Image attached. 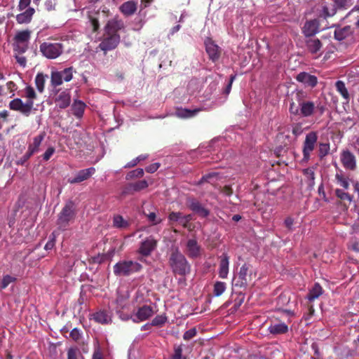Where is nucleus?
<instances>
[{
    "label": "nucleus",
    "mask_w": 359,
    "mask_h": 359,
    "mask_svg": "<svg viewBox=\"0 0 359 359\" xmlns=\"http://www.w3.org/2000/svg\"><path fill=\"white\" fill-rule=\"evenodd\" d=\"M156 246L157 241L154 238L149 237L141 243L138 252L144 257H147L151 255Z\"/></svg>",
    "instance_id": "17"
},
{
    "label": "nucleus",
    "mask_w": 359,
    "mask_h": 359,
    "mask_svg": "<svg viewBox=\"0 0 359 359\" xmlns=\"http://www.w3.org/2000/svg\"><path fill=\"white\" fill-rule=\"evenodd\" d=\"M342 165L346 170H355L357 168L356 158L353 153L349 150H343L340 154Z\"/></svg>",
    "instance_id": "15"
},
{
    "label": "nucleus",
    "mask_w": 359,
    "mask_h": 359,
    "mask_svg": "<svg viewBox=\"0 0 359 359\" xmlns=\"http://www.w3.org/2000/svg\"><path fill=\"white\" fill-rule=\"evenodd\" d=\"M79 350L76 348H70L67 351V359H77Z\"/></svg>",
    "instance_id": "58"
},
{
    "label": "nucleus",
    "mask_w": 359,
    "mask_h": 359,
    "mask_svg": "<svg viewBox=\"0 0 359 359\" xmlns=\"http://www.w3.org/2000/svg\"><path fill=\"white\" fill-rule=\"evenodd\" d=\"M61 74V77L63 81L66 82L70 81L73 78V67H67L63 69L62 71H59Z\"/></svg>",
    "instance_id": "45"
},
{
    "label": "nucleus",
    "mask_w": 359,
    "mask_h": 359,
    "mask_svg": "<svg viewBox=\"0 0 359 359\" xmlns=\"http://www.w3.org/2000/svg\"><path fill=\"white\" fill-rule=\"evenodd\" d=\"M226 289V284L224 282L217 281L213 286V294L215 297L221 296Z\"/></svg>",
    "instance_id": "44"
},
{
    "label": "nucleus",
    "mask_w": 359,
    "mask_h": 359,
    "mask_svg": "<svg viewBox=\"0 0 359 359\" xmlns=\"http://www.w3.org/2000/svg\"><path fill=\"white\" fill-rule=\"evenodd\" d=\"M86 104L80 100H76L72 106V114L77 118H80L83 116Z\"/></svg>",
    "instance_id": "39"
},
{
    "label": "nucleus",
    "mask_w": 359,
    "mask_h": 359,
    "mask_svg": "<svg viewBox=\"0 0 359 359\" xmlns=\"http://www.w3.org/2000/svg\"><path fill=\"white\" fill-rule=\"evenodd\" d=\"M250 264H244L238 272L237 278L233 279V285L240 288H245L251 280V273H249Z\"/></svg>",
    "instance_id": "9"
},
{
    "label": "nucleus",
    "mask_w": 359,
    "mask_h": 359,
    "mask_svg": "<svg viewBox=\"0 0 359 359\" xmlns=\"http://www.w3.org/2000/svg\"><path fill=\"white\" fill-rule=\"evenodd\" d=\"M335 88L338 93H339L341 97L348 103L350 101V94L347 88L346 87L345 83L341 80H338L335 83Z\"/></svg>",
    "instance_id": "34"
},
{
    "label": "nucleus",
    "mask_w": 359,
    "mask_h": 359,
    "mask_svg": "<svg viewBox=\"0 0 359 359\" xmlns=\"http://www.w3.org/2000/svg\"><path fill=\"white\" fill-rule=\"evenodd\" d=\"M15 280H16V278L11 276H9V275L4 276L0 283V289L4 290V289L6 288L10 283H13Z\"/></svg>",
    "instance_id": "49"
},
{
    "label": "nucleus",
    "mask_w": 359,
    "mask_h": 359,
    "mask_svg": "<svg viewBox=\"0 0 359 359\" xmlns=\"http://www.w3.org/2000/svg\"><path fill=\"white\" fill-rule=\"evenodd\" d=\"M56 235L55 232H53L49 237V241L45 245V250H48L53 248L55 243Z\"/></svg>",
    "instance_id": "52"
},
{
    "label": "nucleus",
    "mask_w": 359,
    "mask_h": 359,
    "mask_svg": "<svg viewBox=\"0 0 359 359\" xmlns=\"http://www.w3.org/2000/svg\"><path fill=\"white\" fill-rule=\"evenodd\" d=\"M93 320L101 324H108L111 319L107 311H100L93 314Z\"/></svg>",
    "instance_id": "37"
},
{
    "label": "nucleus",
    "mask_w": 359,
    "mask_h": 359,
    "mask_svg": "<svg viewBox=\"0 0 359 359\" xmlns=\"http://www.w3.org/2000/svg\"><path fill=\"white\" fill-rule=\"evenodd\" d=\"M154 313V311L151 306L144 305L140 307L136 312L135 317L137 318V320L134 319L133 321H144L152 316Z\"/></svg>",
    "instance_id": "23"
},
{
    "label": "nucleus",
    "mask_w": 359,
    "mask_h": 359,
    "mask_svg": "<svg viewBox=\"0 0 359 359\" xmlns=\"http://www.w3.org/2000/svg\"><path fill=\"white\" fill-rule=\"evenodd\" d=\"M315 168H307L302 170L304 175L306 177V183L307 184L308 189L311 190L313 189L315 185Z\"/></svg>",
    "instance_id": "33"
},
{
    "label": "nucleus",
    "mask_w": 359,
    "mask_h": 359,
    "mask_svg": "<svg viewBox=\"0 0 359 359\" xmlns=\"http://www.w3.org/2000/svg\"><path fill=\"white\" fill-rule=\"evenodd\" d=\"M39 50L43 56L53 60L64 53L65 46L62 41H46L40 44Z\"/></svg>",
    "instance_id": "6"
},
{
    "label": "nucleus",
    "mask_w": 359,
    "mask_h": 359,
    "mask_svg": "<svg viewBox=\"0 0 359 359\" xmlns=\"http://www.w3.org/2000/svg\"><path fill=\"white\" fill-rule=\"evenodd\" d=\"M34 13L35 10L33 8L29 7L27 8L24 12L17 15L16 21L19 24L29 23Z\"/></svg>",
    "instance_id": "28"
},
{
    "label": "nucleus",
    "mask_w": 359,
    "mask_h": 359,
    "mask_svg": "<svg viewBox=\"0 0 359 359\" xmlns=\"http://www.w3.org/2000/svg\"><path fill=\"white\" fill-rule=\"evenodd\" d=\"M330 151V144L328 143H320L318 149V156L320 158L328 154Z\"/></svg>",
    "instance_id": "50"
},
{
    "label": "nucleus",
    "mask_w": 359,
    "mask_h": 359,
    "mask_svg": "<svg viewBox=\"0 0 359 359\" xmlns=\"http://www.w3.org/2000/svg\"><path fill=\"white\" fill-rule=\"evenodd\" d=\"M229 257L226 254H224L221 257L219 266V277L226 278L229 273Z\"/></svg>",
    "instance_id": "27"
},
{
    "label": "nucleus",
    "mask_w": 359,
    "mask_h": 359,
    "mask_svg": "<svg viewBox=\"0 0 359 359\" xmlns=\"http://www.w3.org/2000/svg\"><path fill=\"white\" fill-rule=\"evenodd\" d=\"M142 269V265L133 260H121L114 264L113 271L116 276H130Z\"/></svg>",
    "instance_id": "5"
},
{
    "label": "nucleus",
    "mask_w": 359,
    "mask_h": 359,
    "mask_svg": "<svg viewBox=\"0 0 359 359\" xmlns=\"http://www.w3.org/2000/svg\"><path fill=\"white\" fill-rule=\"evenodd\" d=\"M291 300L289 292H282L276 299V304L278 309L287 313H291L292 311L289 307Z\"/></svg>",
    "instance_id": "19"
},
{
    "label": "nucleus",
    "mask_w": 359,
    "mask_h": 359,
    "mask_svg": "<svg viewBox=\"0 0 359 359\" xmlns=\"http://www.w3.org/2000/svg\"><path fill=\"white\" fill-rule=\"evenodd\" d=\"M70 337L76 342H78L81 338V332L77 328H74L70 332Z\"/></svg>",
    "instance_id": "54"
},
{
    "label": "nucleus",
    "mask_w": 359,
    "mask_h": 359,
    "mask_svg": "<svg viewBox=\"0 0 359 359\" xmlns=\"http://www.w3.org/2000/svg\"><path fill=\"white\" fill-rule=\"evenodd\" d=\"M95 172V168L90 167L79 170L73 178L68 180L70 184H77L89 179Z\"/></svg>",
    "instance_id": "16"
},
{
    "label": "nucleus",
    "mask_w": 359,
    "mask_h": 359,
    "mask_svg": "<svg viewBox=\"0 0 359 359\" xmlns=\"http://www.w3.org/2000/svg\"><path fill=\"white\" fill-rule=\"evenodd\" d=\"M115 310L117 313H120L123 310L128 304V299L123 296L118 295L115 300Z\"/></svg>",
    "instance_id": "43"
},
{
    "label": "nucleus",
    "mask_w": 359,
    "mask_h": 359,
    "mask_svg": "<svg viewBox=\"0 0 359 359\" xmlns=\"http://www.w3.org/2000/svg\"><path fill=\"white\" fill-rule=\"evenodd\" d=\"M182 345L175 346L174 353L170 359H182Z\"/></svg>",
    "instance_id": "51"
},
{
    "label": "nucleus",
    "mask_w": 359,
    "mask_h": 359,
    "mask_svg": "<svg viewBox=\"0 0 359 359\" xmlns=\"http://www.w3.org/2000/svg\"><path fill=\"white\" fill-rule=\"evenodd\" d=\"M119 10L126 16L132 15L137 11V4L133 1L124 2L120 6Z\"/></svg>",
    "instance_id": "32"
},
{
    "label": "nucleus",
    "mask_w": 359,
    "mask_h": 359,
    "mask_svg": "<svg viewBox=\"0 0 359 359\" xmlns=\"http://www.w3.org/2000/svg\"><path fill=\"white\" fill-rule=\"evenodd\" d=\"M55 0H46L44 4V8L47 11H52L55 9Z\"/></svg>",
    "instance_id": "55"
},
{
    "label": "nucleus",
    "mask_w": 359,
    "mask_h": 359,
    "mask_svg": "<svg viewBox=\"0 0 359 359\" xmlns=\"http://www.w3.org/2000/svg\"><path fill=\"white\" fill-rule=\"evenodd\" d=\"M319 27V21L317 19L308 20L302 28V32L306 37H311L318 32Z\"/></svg>",
    "instance_id": "18"
},
{
    "label": "nucleus",
    "mask_w": 359,
    "mask_h": 359,
    "mask_svg": "<svg viewBox=\"0 0 359 359\" xmlns=\"http://www.w3.org/2000/svg\"><path fill=\"white\" fill-rule=\"evenodd\" d=\"M30 34L31 32L29 30H22L15 34L13 39V50L15 52L22 54L27 50Z\"/></svg>",
    "instance_id": "7"
},
{
    "label": "nucleus",
    "mask_w": 359,
    "mask_h": 359,
    "mask_svg": "<svg viewBox=\"0 0 359 359\" xmlns=\"http://www.w3.org/2000/svg\"><path fill=\"white\" fill-rule=\"evenodd\" d=\"M120 40V35H111L104 33L103 39L99 44V48L104 53L114 50L118 46Z\"/></svg>",
    "instance_id": "12"
},
{
    "label": "nucleus",
    "mask_w": 359,
    "mask_h": 359,
    "mask_svg": "<svg viewBox=\"0 0 359 359\" xmlns=\"http://www.w3.org/2000/svg\"><path fill=\"white\" fill-rule=\"evenodd\" d=\"M183 219L184 220V228L187 229L189 231H191L193 229V227L191 226L192 224L190 223V221L192 220V215H184Z\"/></svg>",
    "instance_id": "59"
},
{
    "label": "nucleus",
    "mask_w": 359,
    "mask_h": 359,
    "mask_svg": "<svg viewBox=\"0 0 359 359\" xmlns=\"http://www.w3.org/2000/svg\"><path fill=\"white\" fill-rule=\"evenodd\" d=\"M335 194L343 204L344 208L347 210L353 201V196L339 189L335 190Z\"/></svg>",
    "instance_id": "31"
},
{
    "label": "nucleus",
    "mask_w": 359,
    "mask_h": 359,
    "mask_svg": "<svg viewBox=\"0 0 359 359\" xmlns=\"http://www.w3.org/2000/svg\"><path fill=\"white\" fill-rule=\"evenodd\" d=\"M24 97L27 99L23 102L20 98H15L10 101L8 107L10 109L21 113L25 116H29L34 107V101L37 98V95L33 87L27 86L24 89Z\"/></svg>",
    "instance_id": "2"
},
{
    "label": "nucleus",
    "mask_w": 359,
    "mask_h": 359,
    "mask_svg": "<svg viewBox=\"0 0 359 359\" xmlns=\"http://www.w3.org/2000/svg\"><path fill=\"white\" fill-rule=\"evenodd\" d=\"M336 13V8H334L332 10L331 12H330L327 6L323 7V15L325 19L333 16Z\"/></svg>",
    "instance_id": "60"
},
{
    "label": "nucleus",
    "mask_w": 359,
    "mask_h": 359,
    "mask_svg": "<svg viewBox=\"0 0 359 359\" xmlns=\"http://www.w3.org/2000/svg\"><path fill=\"white\" fill-rule=\"evenodd\" d=\"M302 132L303 129L301 123H294L292 126V133L294 135L299 136L302 133Z\"/></svg>",
    "instance_id": "57"
},
{
    "label": "nucleus",
    "mask_w": 359,
    "mask_h": 359,
    "mask_svg": "<svg viewBox=\"0 0 359 359\" xmlns=\"http://www.w3.org/2000/svg\"><path fill=\"white\" fill-rule=\"evenodd\" d=\"M205 44L209 59L212 62L218 60L220 57V48L211 40L205 41Z\"/></svg>",
    "instance_id": "22"
},
{
    "label": "nucleus",
    "mask_w": 359,
    "mask_h": 359,
    "mask_svg": "<svg viewBox=\"0 0 359 359\" xmlns=\"http://www.w3.org/2000/svg\"><path fill=\"white\" fill-rule=\"evenodd\" d=\"M148 220L153 224H158L161 222V219L158 218L155 212H150L147 215Z\"/></svg>",
    "instance_id": "56"
},
{
    "label": "nucleus",
    "mask_w": 359,
    "mask_h": 359,
    "mask_svg": "<svg viewBox=\"0 0 359 359\" xmlns=\"http://www.w3.org/2000/svg\"><path fill=\"white\" fill-rule=\"evenodd\" d=\"M268 330L272 334H281L288 331V327L284 323H271Z\"/></svg>",
    "instance_id": "36"
},
{
    "label": "nucleus",
    "mask_w": 359,
    "mask_h": 359,
    "mask_svg": "<svg viewBox=\"0 0 359 359\" xmlns=\"http://www.w3.org/2000/svg\"><path fill=\"white\" fill-rule=\"evenodd\" d=\"M55 98V102L57 107L60 109H65L69 106L71 102V95L68 90H65L57 94Z\"/></svg>",
    "instance_id": "20"
},
{
    "label": "nucleus",
    "mask_w": 359,
    "mask_h": 359,
    "mask_svg": "<svg viewBox=\"0 0 359 359\" xmlns=\"http://www.w3.org/2000/svg\"><path fill=\"white\" fill-rule=\"evenodd\" d=\"M144 175V170L142 168H137L129 172L126 175V180H129L133 178H140Z\"/></svg>",
    "instance_id": "48"
},
{
    "label": "nucleus",
    "mask_w": 359,
    "mask_h": 359,
    "mask_svg": "<svg viewBox=\"0 0 359 359\" xmlns=\"http://www.w3.org/2000/svg\"><path fill=\"white\" fill-rule=\"evenodd\" d=\"M46 136L45 133H41L38 135L35 136L33 138L32 142L29 143L28 145V149L27 151V156L31 157L34 154L37 153L39 151V147L44 140Z\"/></svg>",
    "instance_id": "21"
},
{
    "label": "nucleus",
    "mask_w": 359,
    "mask_h": 359,
    "mask_svg": "<svg viewBox=\"0 0 359 359\" xmlns=\"http://www.w3.org/2000/svg\"><path fill=\"white\" fill-rule=\"evenodd\" d=\"M196 333H197V332H196V328L189 329V330L186 331L184 333L183 339L186 341H189V340L191 339L193 337H194L196 336Z\"/></svg>",
    "instance_id": "53"
},
{
    "label": "nucleus",
    "mask_w": 359,
    "mask_h": 359,
    "mask_svg": "<svg viewBox=\"0 0 359 359\" xmlns=\"http://www.w3.org/2000/svg\"><path fill=\"white\" fill-rule=\"evenodd\" d=\"M113 226L118 229H126L129 226V222L123 219V217L117 215L113 218Z\"/></svg>",
    "instance_id": "42"
},
{
    "label": "nucleus",
    "mask_w": 359,
    "mask_h": 359,
    "mask_svg": "<svg viewBox=\"0 0 359 359\" xmlns=\"http://www.w3.org/2000/svg\"><path fill=\"white\" fill-rule=\"evenodd\" d=\"M48 78V76L47 74H44L43 73L41 72L36 75L34 83L37 90L40 93H42L44 91L45 83Z\"/></svg>",
    "instance_id": "38"
},
{
    "label": "nucleus",
    "mask_w": 359,
    "mask_h": 359,
    "mask_svg": "<svg viewBox=\"0 0 359 359\" xmlns=\"http://www.w3.org/2000/svg\"><path fill=\"white\" fill-rule=\"evenodd\" d=\"M334 6L337 9H347L352 4V0H334Z\"/></svg>",
    "instance_id": "46"
},
{
    "label": "nucleus",
    "mask_w": 359,
    "mask_h": 359,
    "mask_svg": "<svg viewBox=\"0 0 359 359\" xmlns=\"http://www.w3.org/2000/svg\"><path fill=\"white\" fill-rule=\"evenodd\" d=\"M306 40V46L309 51L312 54L318 53L321 48L322 43L318 39L309 38Z\"/></svg>",
    "instance_id": "30"
},
{
    "label": "nucleus",
    "mask_w": 359,
    "mask_h": 359,
    "mask_svg": "<svg viewBox=\"0 0 359 359\" xmlns=\"http://www.w3.org/2000/svg\"><path fill=\"white\" fill-rule=\"evenodd\" d=\"M187 205L192 212L197 214L202 218H205L210 215V210L198 199L194 197H189L187 198Z\"/></svg>",
    "instance_id": "11"
},
{
    "label": "nucleus",
    "mask_w": 359,
    "mask_h": 359,
    "mask_svg": "<svg viewBox=\"0 0 359 359\" xmlns=\"http://www.w3.org/2000/svg\"><path fill=\"white\" fill-rule=\"evenodd\" d=\"M184 215L180 212H171L168 217L170 224L173 225L176 222H179L184 228Z\"/></svg>",
    "instance_id": "41"
},
{
    "label": "nucleus",
    "mask_w": 359,
    "mask_h": 359,
    "mask_svg": "<svg viewBox=\"0 0 359 359\" xmlns=\"http://www.w3.org/2000/svg\"><path fill=\"white\" fill-rule=\"evenodd\" d=\"M168 264L175 275L184 276L191 272V264L178 248L171 252Z\"/></svg>",
    "instance_id": "3"
},
{
    "label": "nucleus",
    "mask_w": 359,
    "mask_h": 359,
    "mask_svg": "<svg viewBox=\"0 0 359 359\" xmlns=\"http://www.w3.org/2000/svg\"><path fill=\"white\" fill-rule=\"evenodd\" d=\"M125 23L118 16H115L112 19L108 20L104 26V33L111 35H119L118 31L125 29Z\"/></svg>",
    "instance_id": "13"
},
{
    "label": "nucleus",
    "mask_w": 359,
    "mask_h": 359,
    "mask_svg": "<svg viewBox=\"0 0 359 359\" xmlns=\"http://www.w3.org/2000/svg\"><path fill=\"white\" fill-rule=\"evenodd\" d=\"M323 290L320 285L316 283L313 287L310 290L307 298L309 301H313L318 298L323 294Z\"/></svg>",
    "instance_id": "40"
},
{
    "label": "nucleus",
    "mask_w": 359,
    "mask_h": 359,
    "mask_svg": "<svg viewBox=\"0 0 359 359\" xmlns=\"http://www.w3.org/2000/svg\"><path fill=\"white\" fill-rule=\"evenodd\" d=\"M353 34V28L350 25H346L344 27H336L334 36L336 40L341 41L351 36Z\"/></svg>",
    "instance_id": "25"
},
{
    "label": "nucleus",
    "mask_w": 359,
    "mask_h": 359,
    "mask_svg": "<svg viewBox=\"0 0 359 359\" xmlns=\"http://www.w3.org/2000/svg\"><path fill=\"white\" fill-rule=\"evenodd\" d=\"M308 93L302 90L292 91L289 97V112L291 115L302 117L313 116L318 106L309 100Z\"/></svg>",
    "instance_id": "1"
},
{
    "label": "nucleus",
    "mask_w": 359,
    "mask_h": 359,
    "mask_svg": "<svg viewBox=\"0 0 359 359\" xmlns=\"http://www.w3.org/2000/svg\"><path fill=\"white\" fill-rule=\"evenodd\" d=\"M167 321V316L165 315L156 316L151 321L152 326L161 327Z\"/></svg>",
    "instance_id": "47"
},
{
    "label": "nucleus",
    "mask_w": 359,
    "mask_h": 359,
    "mask_svg": "<svg viewBox=\"0 0 359 359\" xmlns=\"http://www.w3.org/2000/svg\"><path fill=\"white\" fill-rule=\"evenodd\" d=\"M149 187V183L146 180H139L135 182L128 183L123 187L121 196L133 195L135 192H139Z\"/></svg>",
    "instance_id": "14"
},
{
    "label": "nucleus",
    "mask_w": 359,
    "mask_h": 359,
    "mask_svg": "<svg viewBox=\"0 0 359 359\" xmlns=\"http://www.w3.org/2000/svg\"><path fill=\"white\" fill-rule=\"evenodd\" d=\"M18 55H16L15 56L16 62L22 67H25L27 64V59L25 57L20 55L21 54L18 53Z\"/></svg>",
    "instance_id": "63"
},
{
    "label": "nucleus",
    "mask_w": 359,
    "mask_h": 359,
    "mask_svg": "<svg viewBox=\"0 0 359 359\" xmlns=\"http://www.w3.org/2000/svg\"><path fill=\"white\" fill-rule=\"evenodd\" d=\"M200 111V109H189L177 108L175 111V115L180 118H189L195 116Z\"/></svg>",
    "instance_id": "35"
},
{
    "label": "nucleus",
    "mask_w": 359,
    "mask_h": 359,
    "mask_svg": "<svg viewBox=\"0 0 359 359\" xmlns=\"http://www.w3.org/2000/svg\"><path fill=\"white\" fill-rule=\"evenodd\" d=\"M318 135L316 132L309 133L305 137V140L303 144V161H309L311 156V153L315 149V146L317 143Z\"/></svg>",
    "instance_id": "8"
},
{
    "label": "nucleus",
    "mask_w": 359,
    "mask_h": 359,
    "mask_svg": "<svg viewBox=\"0 0 359 359\" xmlns=\"http://www.w3.org/2000/svg\"><path fill=\"white\" fill-rule=\"evenodd\" d=\"M55 152V149L53 147H48L45 153L43 154L44 161H48Z\"/></svg>",
    "instance_id": "61"
},
{
    "label": "nucleus",
    "mask_w": 359,
    "mask_h": 359,
    "mask_svg": "<svg viewBox=\"0 0 359 359\" xmlns=\"http://www.w3.org/2000/svg\"><path fill=\"white\" fill-rule=\"evenodd\" d=\"M296 79L297 81L304 83V85L313 88L317 85L318 79L314 75H311L307 72H301L297 74Z\"/></svg>",
    "instance_id": "24"
},
{
    "label": "nucleus",
    "mask_w": 359,
    "mask_h": 359,
    "mask_svg": "<svg viewBox=\"0 0 359 359\" xmlns=\"http://www.w3.org/2000/svg\"><path fill=\"white\" fill-rule=\"evenodd\" d=\"M236 77V74L231 75L229 83L227 84V86H226V88L224 89V93L226 95H229V93L231 91V89L232 83H233V81L235 80Z\"/></svg>",
    "instance_id": "62"
},
{
    "label": "nucleus",
    "mask_w": 359,
    "mask_h": 359,
    "mask_svg": "<svg viewBox=\"0 0 359 359\" xmlns=\"http://www.w3.org/2000/svg\"><path fill=\"white\" fill-rule=\"evenodd\" d=\"M63 83V80L61 77V74L59 71H52L50 74V86L53 88L52 92L54 95H57L60 89H57V87L62 85Z\"/></svg>",
    "instance_id": "26"
},
{
    "label": "nucleus",
    "mask_w": 359,
    "mask_h": 359,
    "mask_svg": "<svg viewBox=\"0 0 359 359\" xmlns=\"http://www.w3.org/2000/svg\"><path fill=\"white\" fill-rule=\"evenodd\" d=\"M188 256L191 258H196L200 255V246L198 245L196 240L189 239L187 243Z\"/></svg>",
    "instance_id": "29"
},
{
    "label": "nucleus",
    "mask_w": 359,
    "mask_h": 359,
    "mask_svg": "<svg viewBox=\"0 0 359 359\" xmlns=\"http://www.w3.org/2000/svg\"><path fill=\"white\" fill-rule=\"evenodd\" d=\"M108 10L100 11L95 8L88 11V19L93 32H96L100 29V20H104L108 15Z\"/></svg>",
    "instance_id": "10"
},
{
    "label": "nucleus",
    "mask_w": 359,
    "mask_h": 359,
    "mask_svg": "<svg viewBox=\"0 0 359 359\" xmlns=\"http://www.w3.org/2000/svg\"><path fill=\"white\" fill-rule=\"evenodd\" d=\"M76 216V210L74 203L68 201L58 214L57 219V228L60 231H64L69 226L74 223Z\"/></svg>",
    "instance_id": "4"
},
{
    "label": "nucleus",
    "mask_w": 359,
    "mask_h": 359,
    "mask_svg": "<svg viewBox=\"0 0 359 359\" xmlns=\"http://www.w3.org/2000/svg\"><path fill=\"white\" fill-rule=\"evenodd\" d=\"M159 166H160V163H152V164L148 165L147 167H146L145 170H146V172H147L149 173H154V172H156L158 170Z\"/></svg>",
    "instance_id": "64"
}]
</instances>
